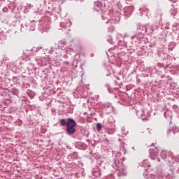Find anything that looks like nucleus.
<instances>
[{
  "label": "nucleus",
  "mask_w": 179,
  "mask_h": 179,
  "mask_svg": "<svg viewBox=\"0 0 179 179\" xmlns=\"http://www.w3.org/2000/svg\"><path fill=\"white\" fill-rule=\"evenodd\" d=\"M164 154H166V152L165 151H162V155H164Z\"/></svg>",
  "instance_id": "obj_4"
},
{
  "label": "nucleus",
  "mask_w": 179,
  "mask_h": 179,
  "mask_svg": "<svg viewBox=\"0 0 179 179\" xmlns=\"http://www.w3.org/2000/svg\"><path fill=\"white\" fill-rule=\"evenodd\" d=\"M60 124L62 127H64V125H66V121L65 120V119H62L60 120Z\"/></svg>",
  "instance_id": "obj_2"
},
{
  "label": "nucleus",
  "mask_w": 179,
  "mask_h": 179,
  "mask_svg": "<svg viewBox=\"0 0 179 179\" xmlns=\"http://www.w3.org/2000/svg\"><path fill=\"white\" fill-rule=\"evenodd\" d=\"M96 128H97L98 130L101 129V124L100 123H98L96 124Z\"/></svg>",
  "instance_id": "obj_3"
},
{
  "label": "nucleus",
  "mask_w": 179,
  "mask_h": 179,
  "mask_svg": "<svg viewBox=\"0 0 179 179\" xmlns=\"http://www.w3.org/2000/svg\"><path fill=\"white\" fill-rule=\"evenodd\" d=\"M66 131L69 135H72L75 132V127H76V122L73 119L69 118L66 121Z\"/></svg>",
  "instance_id": "obj_1"
}]
</instances>
